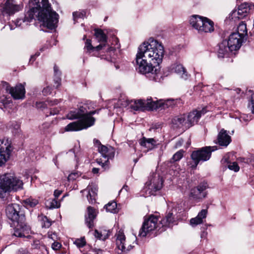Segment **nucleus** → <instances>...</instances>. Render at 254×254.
I'll return each instance as SVG.
<instances>
[{
  "instance_id": "1",
  "label": "nucleus",
  "mask_w": 254,
  "mask_h": 254,
  "mask_svg": "<svg viewBox=\"0 0 254 254\" xmlns=\"http://www.w3.org/2000/svg\"><path fill=\"white\" fill-rule=\"evenodd\" d=\"M164 55L163 46L152 38L138 48L135 61L136 69L151 80L159 81L162 74L160 64Z\"/></svg>"
},
{
  "instance_id": "2",
  "label": "nucleus",
  "mask_w": 254,
  "mask_h": 254,
  "mask_svg": "<svg viewBox=\"0 0 254 254\" xmlns=\"http://www.w3.org/2000/svg\"><path fill=\"white\" fill-rule=\"evenodd\" d=\"M29 9L24 16L17 19L16 25L20 26L22 22H30L35 16L44 26L51 30L55 28L59 14L53 10L49 0H29Z\"/></svg>"
},
{
  "instance_id": "3",
  "label": "nucleus",
  "mask_w": 254,
  "mask_h": 254,
  "mask_svg": "<svg viewBox=\"0 0 254 254\" xmlns=\"http://www.w3.org/2000/svg\"><path fill=\"white\" fill-rule=\"evenodd\" d=\"M5 214L9 220L10 226L14 230L13 235L17 237H24V232L30 229L27 225L25 210L23 206L17 203H10L5 207Z\"/></svg>"
},
{
  "instance_id": "4",
  "label": "nucleus",
  "mask_w": 254,
  "mask_h": 254,
  "mask_svg": "<svg viewBox=\"0 0 254 254\" xmlns=\"http://www.w3.org/2000/svg\"><path fill=\"white\" fill-rule=\"evenodd\" d=\"M180 99H168L166 100L160 99L153 101L151 98L144 100L139 99L134 101L131 105V108L134 111L147 110L153 111L158 109H165L175 107L180 102Z\"/></svg>"
},
{
  "instance_id": "5",
  "label": "nucleus",
  "mask_w": 254,
  "mask_h": 254,
  "mask_svg": "<svg viewBox=\"0 0 254 254\" xmlns=\"http://www.w3.org/2000/svg\"><path fill=\"white\" fill-rule=\"evenodd\" d=\"M23 182L21 180L10 173L0 176V198L4 200L8 192L16 191L22 188Z\"/></svg>"
},
{
  "instance_id": "6",
  "label": "nucleus",
  "mask_w": 254,
  "mask_h": 254,
  "mask_svg": "<svg viewBox=\"0 0 254 254\" xmlns=\"http://www.w3.org/2000/svg\"><path fill=\"white\" fill-rule=\"evenodd\" d=\"M106 44H100L99 45L94 47L92 45L91 40L86 39L85 42L84 50L86 53L91 55L92 56L100 57L102 59H107L104 58L103 53L106 51L107 55L110 57L111 56L112 53H114L116 48L113 47L108 46L106 49Z\"/></svg>"
},
{
  "instance_id": "7",
  "label": "nucleus",
  "mask_w": 254,
  "mask_h": 254,
  "mask_svg": "<svg viewBox=\"0 0 254 254\" xmlns=\"http://www.w3.org/2000/svg\"><path fill=\"white\" fill-rule=\"evenodd\" d=\"M209 148L204 147L199 148L193 151L190 154V158L192 162H190L188 165L192 170L196 169L200 162L208 161L211 158Z\"/></svg>"
},
{
  "instance_id": "8",
  "label": "nucleus",
  "mask_w": 254,
  "mask_h": 254,
  "mask_svg": "<svg viewBox=\"0 0 254 254\" xmlns=\"http://www.w3.org/2000/svg\"><path fill=\"white\" fill-rule=\"evenodd\" d=\"M159 218L154 215H150L147 218L145 217L142 225L139 230L138 236L145 237L147 234L153 230H156L159 234L161 228Z\"/></svg>"
},
{
  "instance_id": "9",
  "label": "nucleus",
  "mask_w": 254,
  "mask_h": 254,
  "mask_svg": "<svg viewBox=\"0 0 254 254\" xmlns=\"http://www.w3.org/2000/svg\"><path fill=\"white\" fill-rule=\"evenodd\" d=\"M209 187L207 181H201L196 186L190 189L189 196L195 201L199 202L207 197L208 192L206 190Z\"/></svg>"
},
{
  "instance_id": "10",
  "label": "nucleus",
  "mask_w": 254,
  "mask_h": 254,
  "mask_svg": "<svg viewBox=\"0 0 254 254\" xmlns=\"http://www.w3.org/2000/svg\"><path fill=\"white\" fill-rule=\"evenodd\" d=\"M25 83L24 84L18 83L13 87L6 81L2 82V87L5 89L6 92L10 94L15 100H22L25 97Z\"/></svg>"
},
{
  "instance_id": "11",
  "label": "nucleus",
  "mask_w": 254,
  "mask_h": 254,
  "mask_svg": "<svg viewBox=\"0 0 254 254\" xmlns=\"http://www.w3.org/2000/svg\"><path fill=\"white\" fill-rule=\"evenodd\" d=\"M250 5L251 4L248 2L240 4L237 10H233L229 14L230 20L236 22L237 20L245 18L250 12Z\"/></svg>"
},
{
  "instance_id": "12",
  "label": "nucleus",
  "mask_w": 254,
  "mask_h": 254,
  "mask_svg": "<svg viewBox=\"0 0 254 254\" xmlns=\"http://www.w3.org/2000/svg\"><path fill=\"white\" fill-rule=\"evenodd\" d=\"M250 5L251 4L248 2L240 4L237 10H233L229 14L230 20L236 22L237 20L245 18L250 12Z\"/></svg>"
},
{
  "instance_id": "13",
  "label": "nucleus",
  "mask_w": 254,
  "mask_h": 254,
  "mask_svg": "<svg viewBox=\"0 0 254 254\" xmlns=\"http://www.w3.org/2000/svg\"><path fill=\"white\" fill-rule=\"evenodd\" d=\"M208 111L207 106L202 108L198 107L192 110L187 116L186 123L188 124L189 127H191L194 124H197L201 116L205 115Z\"/></svg>"
},
{
  "instance_id": "14",
  "label": "nucleus",
  "mask_w": 254,
  "mask_h": 254,
  "mask_svg": "<svg viewBox=\"0 0 254 254\" xmlns=\"http://www.w3.org/2000/svg\"><path fill=\"white\" fill-rule=\"evenodd\" d=\"M245 40L238 33L233 32L229 35L227 43L231 50L236 51L241 48Z\"/></svg>"
},
{
  "instance_id": "15",
  "label": "nucleus",
  "mask_w": 254,
  "mask_h": 254,
  "mask_svg": "<svg viewBox=\"0 0 254 254\" xmlns=\"http://www.w3.org/2000/svg\"><path fill=\"white\" fill-rule=\"evenodd\" d=\"M4 140H0V167L4 164L9 158L12 151V146L10 144L5 143L3 145ZM8 143V140H6Z\"/></svg>"
},
{
  "instance_id": "16",
  "label": "nucleus",
  "mask_w": 254,
  "mask_h": 254,
  "mask_svg": "<svg viewBox=\"0 0 254 254\" xmlns=\"http://www.w3.org/2000/svg\"><path fill=\"white\" fill-rule=\"evenodd\" d=\"M176 221V218L173 212V210L167 211L165 216L159 220L161 228H159L160 232L165 231L168 228L170 227Z\"/></svg>"
},
{
  "instance_id": "17",
  "label": "nucleus",
  "mask_w": 254,
  "mask_h": 254,
  "mask_svg": "<svg viewBox=\"0 0 254 254\" xmlns=\"http://www.w3.org/2000/svg\"><path fill=\"white\" fill-rule=\"evenodd\" d=\"M139 145L147 149V151H150L156 148L158 145L157 140L153 138H146L143 136L138 140Z\"/></svg>"
},
{
  "instance_id": "18",
  "label": "nucleus",
  "mask_w": 254,
  "mask_h": 254,
  "mask_svg": "<svg viewBox=\"0 0 254 254\" xmlns=\"http://www.w3.org/2000/svg\"><path fill=\"white\" fill-rule=\"evenodd\" d=\"M95 108V104L90 101H86L79 107L80 111L82 115L87 114L88 115H94L98 114L101 109L98 110H94Z\"/></svg>"
},
{
  "instance_id": "19",
  "label": "nucleus",
  "mask_w": 254,
  "mask_h": 254,
  "mask_svg": "<svg viewBox=\"0 0 254 254\" xmlns=\"http://www.w3.org/2000/svg\"><path fill=\"white\" fill-rule=\"evenodd\" d=\"M87 215H85V224L89 229H92L94 225V220L97 216V211L93 207L89 206L87 208Z\"/></svg>"
},
{
  "instance_id": "20",
  "label": "nucleus",
  "mask_w": 254,
  "mask_h": 254,
  "mask_svg": "<svg viewBox=\"0 0 254 254\" xmlns=\"http://www.w3.org/2000/svg\"><path fill=\"white\" fill-rule=\"evenodd\" d=\"M219 49L217 51L218 57L219 58L229 57L233 51L230 50V46L227 45V40H224L218 45Z\"/></svg>"
},
{
  "instance_id": "21",
  "label": "nucleus",
  "mask_w": 254,
  "mask_h": 254,
  "mask_svg": "<svg viewBox=\"0 0 254 254\" xmlns=\"http://www.w3.org/2000/svg\"><path fill=\"white\" fill-rule=\"evenodd\" d=\"M231 142V137L227 130L222 128L217 135V143L221 146L227 147Z\"/></svg>"
},
{
  "instance_id": "22",
  "label": "nucleus",
  "mask_w": 254,
  "mask_h": 254,
  "mask_svg": "<svg viewBox=\"0 0 254 254\" xmlns=\"http://www.w3.org/2000/svg\"><path fill=\"white\" fill-rule=\"evenodd\" d=\"M202 22L201 23V27L199 33H211L214 31V22L206 17L202 18Z\"/></svg>"
},
{
  "instance_id": "23",
  "label": "nucleus",
  "mask_w": 254,
  "mask_h": 254,
  "mask_svg": "<svg viewBox=\"0 0 254 254\" xmlns=\"http://www.w3.org/2000/svg\"><path fill=\"white\" fill-rule=\"evenodd\" d=\"M98 152L107 160L113 159L115 154V149L111 146L102 145L99 147Z\"/></svg>"
},
{
  "instance_id": "24",
  "label": "nucleus",
  "mask_w": 254,
  "mask_h": 254,
  "mask_svg": "<svg viewBox=\"0 0 254 254\" xmlns=\"http://www.w3.org/2000/svg\"><path fill=\"white\" fill-rule=\"evenodd\" d=\"M116 235V244L118 249L124 252L128 251L125 247L126 236L123 231L119 230Z\"/></svg>"
},
{
  "instance_id": "25",
  "label": "nucleus",
  "mask_w": 254,
  "mask_h": 254,
  "mask_svg": "<svg viewBox=\"0 0 254 254\" xmlns=\"http://www.w3.org/2000/svg\"><path fill=\"white\" fill-rule=\"evenodd\" d=\"M2 10L6 14L7 19H8L9 16L17 11L16 5L12 3L11 0H6Z\"/></svg>"
},
{
  "instance_id": "26",
  "label": "nucleus",
  "mask_w": 254,
  "mask_h": 254,
  "mask_svg": "<svg viewBox=\"0 0 254 254\" xmlns=\"http://www.w3.org/2000/svg\"><path fill=\"white\" fill-rule=\"evenodd\" d=\"M203 16L194 14L190 16L189 22L191 26L199 33Z\"/></svg>"
},
{
  "instance_id": "27",
  "label": "nucleus",
  "mask_w": 254,
  "mask_h": 254,
  "mask_svg": "<svg viewBox=\"0 0 254 254\" xmlns=\"http://www.w3.org/2000/svg\"><path fill=\"white\" fill-rule=\"evenodd\" d=\"M151 181L153 185L151 186L150 194L155 195L156 192L160 190L163 187L164 180L162 177L158 176L157 177H154Z\"/></svg>"
},
{
  "instance_id": "28",
  "label": "nucleus",
  "mask_w": 254,
  "mask_h": 254,
  "mask_svg": "<svg viewBox=\"0 0 254 254\" xmlns=\"http://www.w3.org/2000/svg\"><path fill=\"white\" fill-rule=\"evenodd\" d=\"M92 115H88L87 114L83 115L81 119L79 120L83 129H87L94 125L95 119L91 117Z\"/></svg>"
},
{
  "instance_id": "29",
  "label": "nucleus",
  "mask_w": 254,
  "mask_h": 254,
  "mask_svg": "<svg viewBox=\"0 0 254 254\" xmlns=\"http://www.w3.org/2000/svg\"><path fill=\"white\" fill-rule=\"evenodd\" d=\"M94 31V36L98 42L101 43V44H106V49L108 46H110L107 44L108 37L102 29L100 28H95Z\"/></svg>"
},
{
  "instance_id": "30",
  "label": "nucleus",
  "mask_w": 254,
  "mask_h": 254,
  "mask_svg": "<svg viewBox=\"0 0 254 254\" xmlns=\"http://www.w3.org/2000/svg\"><path fill=\"white\" fill-rule=\"evenodd\" d=\"M84 129L79 120L68 124L64 128L66 131H77Z\"/></svg>"
},
{
  "instance_id": "31",
  "label": "nucleus",
  "mask_w": 254,
  "mask_h": 254,
  "mask_svg": "<svg viewBox=\"0 0 254 254\" xmlns=\"http://www.w3.org/2000/svg\"><path fill=\"white\" fill-rule=\"evenodd\" d=\"M186 118L185 114L180 115L174 117L172 120V123L173 125L177 127H181L186 123Z\"/></svg>"
},
{
  "instance_id": "32",
  "label": "nucleus",
  "mask_w": 254,
  "mask_h": 254,
  "mask_svg": "<svg viewBox=\"0 0 254 254\" xmlns=\"http://www.w3.org/2000/svg\"><path fill=\"white\" fill-rule=\"evenodd\" d=\"M110 233V230L107 231L103 229L98 231L95 230L94 231V236L99 240L105 241L109 238Z\"/></svg>"
},
{
  "instance_id": "33",
  "label": "nucleus",
  "mask_w": 254,
  "mask_h": 254,
  "mask_svg": "<svg viewBox=\"0 0 254 254\" xmlns=\"http://www.w3.org/2000/svg\"><path fill=\"white\" fill-rule=\"evenodd\" d=\"M82 114L80 111V108L70 111L67 114V118L69 120L81 119Z\"/></svg>"
},
{
  "instance_id": "34",
  "label": "nucleus",
  "mask_w": 254,
  "mask_h": 254,
  "mask_svg": "<svg viewBox=\"0 0 254 254\" xmlns=\"http://www.w3.org/2000/svg\"><path fill=\"white\" fill-rule=\"evenodd\" d=\"M236 33H238L241 36L245 38V36H247V29L246 23L244 21H241L237 27V31Z\"/></svg>"
},
{
  "instance_id": "35",
  "label": "nucleus",
  "mask_w": 254,
  "mask_h": 254,
  "mask_svg": "<svg viewBox=\"0 0 254 254\" xmlns=\"http://www.w3.org/2000/svg\"><path fill=\"white\" fill-rule=\"evenodd\" d=\"M108 212H110L113 213H116L118 212L117 208V203L115 201H112L109 202L108 204L105 205L104 207Z\"/></svg>"
},
{
  "instance_id": "36",
  "label": "nucleus",
  "mask_w": 254,
  "mask_h": 254,
  "mask_svg": "<svg viewBox=\"0 0 254 254\" xmlns=\"http://www.w3.org/2000/svg\"><path fill=\"white\" fill-rule=\"evenodd\" d=\"M170 69L178 73H184L186 72L183 65L178 63H175L172 64L170 67Z\"/></svg>"
},
{
  "instance_id": "37",
  "label": "nucleus",
  "mask_w": 254,
  "mask_h": 254,
  "mask_svg": "<svg viewBox=\"0 0 254 254\" xmlns=\"http://www.w3.org/2000/svg\"><path fill=\"white\" fill-rule=\"evenodd\" d=\"M24 202L27 206L34 207L39 203V200L30 197L24 200Z\"/></svg>"
},
{
  "instance_id": "38",
  "label": "nucleus",
  "mask_w": 254,
  "mask_h": 254,
  "mask_svg": "<svg viewBox=\"0 0 254 254\" xmlns=\"http://www.w3.org/2000/svg\"><path fill=\"white\" fill-rule=\"evenodd\" d=\"M96 162L101 166L103 171L108 170L110 168V164L109 160L107 159L103 162L101 159H97Z\"/></svg>"
},
{
  "instance_id": "39",
  "label": "nucleus",
  "mask_w": 254,
  "mask_h": 254,
  "mask_svg": "<svg viewBox=\"0 0 254 254\" xmlns=\"http://www.w3.org/2000/svg\"><path fill=\"white\" fill-rule=\"evenodd\" d=\"M185 151L181 149L175 153L171 158L173 162L180 161L183 157Z\"/></svg>"
},
{
  "instance_id": "40",
  "label": "nucleus",
  "mask_w": 254,
  "mask_h": 254,
  "mask_svg": "<svg viewBox=\"0 0 254 254\" xmlns=\"http://www.w3.org/2000/svg\"><path fill=\"white\" fill-rule=\"evenodd\" d=\"M41 223L42 227L45 228H49L52 225L51 221L46 216H42Z\"/></svg>"
},
{
  "instance_id": "41",
  "label": "nucleus",
  "mask_w": 254,
  "mask_h": 254,
  "mask_svg": "<svg viewBox=\"0 0 254 254\" xmlns=\"http://www.w3.org/2000/svg\"><path fill=\"white\" fill-rule=\"evenodd\" d=\"M61 206V203L58 199L54 198L49 202V207L50 209L58 208Z\"/></svg>"
},
{
  "instance_id": "42",
  "label": "nucleus",
  "mask_w": 254,
  "mask_h": 254,
  "mask_svg": "<svg viewBox=\"0 0 254 254\" xmlns=\"http://www.w3.org/2000/svg\"><path fill=\"white\" fill-rule=\"evenodd\" d=\"M74 244L76 245V246L79 248H83L84 247L86 244V240L84 237L81 238L80 239H77L74 242Z\"/></svg>"
},
{
  "instance_id": "43",
  "label": "nucleus",
  "mask_w": 254,
  "mask_h": 254,
  "mask_svg": "<svg viewBox=\"0 0 254 254\" xmlns=\"http://www.w3.org/2000/svg\"><path fill=\"white\" fill-rule=\"evenodd\" d=\"M48 106V104L47 102L44 101H39L36 102L35 103V107L37 109H40L42 111L44 110L45 109L47 108Z\"/></svg>"
},
{
  "instance_id": "44",
  "label": "nucleus",
  "mask_w": 254,
  "mask_h": 254,
  "mask_svg": "<svg viewBox=\"0 0 254 254\" xmlns=\"http://www.w3.org/2000/svg\"><path fill=\"white\" fill-rule=\"evenodd\" d=\"M228 168L235 172H238L240 170V167L236 162H230L228 166Z\"/></svg>"
},
{
  "instance_id": "45",
  "label": "nucleus",
  "mask_w": 254,
  "mask_h": 254,
  "mask_svg": "<svg viewBox=\"0 0 254 254\" xmlns=\"http://www.w3.org/2000/svg\"><path fill=\"white\" fill-rule=\"evenodd\" d=\"M60 111V110L57 107L51 108L49 112L45 113V115L46 117H49L50 116L57 115L59 113Z\"/></svg>"
},
{
  "instance_id": "46",
  "label": "nucleus",
  "mask_w": 254,
  "mask_h": 254,
  "mask_svg": "<svg viewBox=\"0 0 254 254\" xmlns=\"http://www.w3.org/2000/svg\"><path fill=\"white\" fill-rule=\"evenodd\" d=\"M203 223V220H201L199 217L196 216L195 218H191L190 220V223L191 225H196Z\"/></svg>"
},
{
  "instance_id": "47",
  "label": "nucleus",
  "mask_w": 254,
  "mask_h": 254,
  "mask_svg": "<svg viewBox=\"0 0 254 254\" xmlns=\"http://www.w3.org/2000/svg\"><path fill=\"white\" fill-rule=\"evenodd\" d=\"M46 102H47L48 105L52 106L58 105L61 102V99L51 100L49 98H47Z\"/></svg>"
},
{
  "instance_id": "48",
  "label": "nucleus",
  "mask_w": 254,
  "mask_h": 254,
  "mask_svg": "<svg viewBox=\"0 0 254 254\" xmlns=\"http://www.w3.org/2000/svg\"><path fill=\"white\" fill-rule=\"evenodd\" d=\"M0 102L2 103L4 106H7L9 104L12 103V101L9 97H3L0 100Z\"/></svg>"
},
{
  "instance_id": "49",
  "label": "nucleus",
  "mask_w": 254,
  "mask_h": 254,
  "mask_svg": "<svg viewBox=\"0 0 254 254\" xmlns=\"http://www.w3.org/2000/svg\"><path fill=\"white\" fill-rule=\"evenodd\" d=\"M52 90L53 88L51 86H47L44 88L42 90V93L44 96H48L52 93Z\"/></svg>"
},
{
  "instance_id": "50",
  "label": "nucleus",
  "mask_w": 254,
  "mask_h": 254,
  "mask_svg": "<svg viewBox=\"0 0 254 254\" xmlns=\"http://www.w3.org/2000/svg\"><path fill=\"white\" fill-rule=\"evenodd\" d=\"M86 14V12L84 11H83L82 12H73V16L74 18H83L84 16Z\"/></svg>"
},
{
  "instance_id": "51",
  "label": "nucleus",
  "mask_w": 254,
  "mask_h": 254,
  "mask_svg": "<svg viewBox=\"0 0 254 254\" xmlns=\"http://www.w3.org/2000/svg\"><path fill=\"white\" fill-rule=\"evenodd\" d=\"M61 80L60 76H55L54 81L56 88H58L61 85Z\"/></svg>"
},
{
  "instance_id": "52",
  "label": "nucleus",
  "mask_w": 254,
  "mask_h": 254,
  "mask_svg": "<svg viewBox=\"0 0 254 254\" xmlns=\"http://www.w3.org/2000/svg\"><path fill=\"white\" fill-rule=\"evenodd\" d=\"M248 106L251 108L252 113L254 114V93L251 95V100Z\"/></svg>"
},
{
  "instance_id": "53",
  "label": "nucleus",
  "mask_w": 254,
  "mask_h": 254,
  "mask_svg": "<svg viewBox=\"0 0 254 254\" xmlns=\"http://www.w3.org/2000/svg\"><path fill=\"white\" fill-rule=\"evenodd\" d=\"M207 213V210L206 209H202L198 213L197 216L203 220V219L206 218Z\"/></svg>"
},
{
  "instance_id": "54",
  "label": "nucleus",
  "mask_w": 254,
  "mask_h": 254,
  "mask_svg": "<svg viewBox=\"0 0 254 254\" xmlns=\"http://www.w3.org/2000/svg\"><path fill=\"white\" fill-rule=\"evenodd\" d=\"M62 247V244L58 242H54L52 245V248L55 251H58Z\"/></svg>"
},
{
  "instance_id": "55",
  "label": "nucleus",
  "mask_w": 254,
  "mask_h": 254,
  "mask_svg": "<svg viewBox=\"0 0 254 254\" xmlns=\"http://www.w3.org/2000/svg\"><path fill=\"white\" fill-rule=\"evenodd\" d=\"M54 71L55 76H61L62 73L60 71L59 67L56 64L54 66Z\"/></svg>"
},
{
  "instance_id": "56",
  "label": "nucleus",
  "mask_w": 254,
  "mask_h": 254,
  "mask_svg": "<svg viewBox=\"0 0 254 254\" xmlns=\"http://www.w3.org/2000/svg\"><path fill=\"white\" fill-rule=\"evenodd\" d=\"M161 127V125L159 123L153 124L149 128V130H156Z\"/></svg>"
},
{
  "instance_id": "57",
  "label": "nucleus",
  "mask_w": 254,
  "mask_h": 254,
  "mask_svg": "<svg viewBox=\"0 0 254 254\" xmlns=\"http://www.w3.org/2000/svg\"><path fill=\"white\" fill-rule=\"evenodd\" d=\"M78 177L77 173H72L70 174L68 176V180H74Z\"/></svg>"
},
{
  "instance_id": "58",
  "label": "nucleus",
  "mask_w": 254,
  "mask_h": 254,
  "mask_svg": "<svg viewBox=\"0 0 254 254\" xmlns=\"http://www.w3.org/2000/svg\"><path fill=\"white\" fill-rule=\"evenodd\" d=\"M5 16H6V14L2 10L0 13V22L2 23L5 22Z\"/></svg>"
},
{
  "instance_id": "59",
  "label": "nucleus",
  "mask_w": 254,
  "mask_h": 254,
  "mask_svg": "<svg viewBox=\"0 0 254 254\" xmlns=\"http://www.w3.org/2000/svg\"><path fill=\"white\" fill-rule=\"evenodd\" d=\"M63 191L61 190H56L54 191V195L55 198L58 199V197L61 195Z\"/></svg>"
},
{
  "instance_id": "60",
  "label": "nucleus",
  "mask_w": 254,
  "mask_h": 254,
  "mask_svg": "<svg viewBox=\"0 0 254 254\" xmlns=\"http://www.w3.org/2000/svg\"><path fill=\"white\" fill-rule=\"evenodd\" d=\"M32 246L33 249H40V246L39 242L38 241H34L32 245Z\"/></svg>"
},
{
  "instance_id": "61",
  "label": "nucleus",
  "mask_w": 254,
  "mask_h": 254,
  "mask_svg": "<svg viewBox=\"0 0 254 254\" xmlns=\"http://www.w3.org/2000/svg\"><path fill=\"white\" fill-rule=\"evenodd\" d=\"M87 198L90 203L93 204L96 201V200L94 198H92V196L90 192H89L87 195Z\"/></svg>"
},
{
  "instance_id": "62",
  "label": "nucleus",
  "mask_w": 254,
  "mask_h": 254,
  "mask_svg": "<svg viewBox=\"0 0 254 254\" xmlns=\"http://www.w3.org/2000/svg\"><path fill=\"white\" fill-rule=\"evenodd\" d=\"M93 143L95 145H97L98 147V151H99V147L102 145H103L101 144V142L99 140L94 138L93 140Z\"/></svg>"
},
{
  "instance_id": "63",
  "label": "nucleus",
  "mask_w": 254,
  "mask_h": 254,
  "mask_svg": "<svg viewBox=\"0 0 254 254\" xmlns=\"http://www.w3.org/2000/svg\"><path fill=\"white\" fill-rule=\"evenodd\" d=\"M39 55V53H36L35 55L31 56L29 62L33 63L35 61L36 58L38 57Z\"/></svg>"
},
{
  "instance_id": "64",
  "label": "nucleus",
  "mask_w": 254,
  "mask_h": 254,
  "mask_svg": "<svg viewBox=\"0 0 254 254\" xmlns=\"http://www.w3.org/2000/svg\"><path fill=\"white\" fill-rule=\"evenodd\" d=\"M206 148H209V150L210 151V156H211L212 152L217 149V147L216 146H205Z\"/></svg>"
}]
</instances>
